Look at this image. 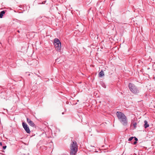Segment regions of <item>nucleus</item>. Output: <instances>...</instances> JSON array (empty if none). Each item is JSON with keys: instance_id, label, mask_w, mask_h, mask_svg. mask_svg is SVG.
Wrapping results in <instances>:
<instances>
[{"instance_id": "f257e3e1", "label": "nucleus", "mask_w": 155, "mask_h": 155, "mask_svg": "<svg viewBox=\"0 0 155 155\" xmlns=\"http://www.w3.org/2000/svg\"><path fill=\"white\" fill-rule=\"evenodd\" d=\"M116 115L120 122L124 126H126L128 124V120L127 117L122 112L117 111Z\"/></svg>"}, {"instance_id": "f03ea898", "label": "nucleus", "mask_w": 155, "mask_h": 155, "mask_svg": "<svg viewBox=\"0 0 155 155\" xmlns=\"http://www.w3.org/2000/svg\"><path fill=\"white\" fill-rule=\"evenodd\" d=\"M71 155H75L78 151V146L76 141H73L71 144L70 147Z\"/></svg>"}, {"instance_id": "7ed1b4c3", "label": "nucleus", "mask_w": 155, "mask_h": 155, "mask_svg": "<svg viewBox=\"0 0 155 155\" xmlns=\"http://www.w3.org/2000/svg\"><path fill=\"white\" fill-rule=\"evenodd\" d=\"M129 87L130 91L134 94L139 93V90L137 89L136 87L134 84L130 83L129 84Z\"/></svg>"}, {"instance_id": "20e7f679", "label": "nucleus", "mask_w": 155, "mask_h": 155, "mask_svg": "<svg viewBox=\"0 0 155 155\" xmlns=\"http://www.w3.org/2000/svg\"><path fill=\"white\" fill-rule=\"evenodd\" d=\"M22 124L23 127L24 128L26 132L28 133L29 134L30 132V131L27 124L24 122H23Z\"/></svg>"}, {"instance_id": "39448f33", "label": "nucleus", "mask_w": 155, "mask_h": 155, "mask_svg": "<svg viewBox=\"0 0 155 155\" xmlns=\"http://www.w3.org/2000/svg\"><path fill=\"white\" fill-rule=\"evenodd\" d=\"M53 44L54 46L58 45H60V44H61V42L57 38H55L54 39Z\"/></svg>"}, {"instance_id": "423d86ee", "label": "nucleus", "mask_w": 155, "mask_h": 155, "mask_svg": "<svg viewBox=\"0 0 155 155\" xmlns=\"http://www.w3.org/2000/svg\"><path fill=\"white\" fill-rule=\"evenodd\" d=\"M27 122L28 124L31 127H33L35 126V124L30 119L28 118H27Z\"/></svg>"}, {"instance_id": "0eeeda50", "label": "nucleus", "mask_w": 155, "mask_h": 155, "mask_svg": "<svg viewBox=\"0 0 155 155\" xmlns=\"http://www.w3.org/2000/svg\"><path fill=\"white\" fill-rule=\"evenodd\" d=\"M56 50L58 52H60L61 50V44L54 46Z\"/></svg>"}, {"instance_id": "6e6552de", "label": "nucleus", "mask_w": 155, "mask_h": 155, "mask_svg": "<svg viewBox=\"0 0 155 155\" xmlns=\"http://www.w3.org/2000/svg\"><path fill=\"white\" fill-rule=\"evenodd\" d=\"M144 126L145 128H146L149 127V125L148 124L147 122V120H144Z\"/></svg>"}, {"instance_id": "1a4fd4ad", "label": "nucleus", "mask_w": 155, "mask_h": 155, "mask_svg": "<svg viewBox=\"0 0 155 155\" xmlns=\"http://www.w3.org/2000/svg\"><path fill=\"white\" fill-rule=\"evenodd\" d=\"M5 13V11L4 10L0 12V18H2L3 16Z\"/></svg>"}, {"instance_id": "9d476101", "label": "nucleus", "mask_w": 155, "mask_h": 155, "mask_svg": "<svg viewBox=\"0 0 155 155\" xmlns=\"http://www.w3.org/2000/svg\"><path fill=\"white\" fill-rule=\"evenodd\" d=\"M99 77H102L104 75V72L103 71L101 70L99 74Z\"/></svg>"}, {"instance_id": "9b49d317", "label": "nucleus", "mask_w": 155, "mask_h": 155, "mask_svg": "<svg viewBox=\"0 0 155 155\" xmlns=\"http://www.w3.org/2000/svg\"><path fill=\"white\" fill-rule=\"evenodd\" d=\"M137 124L136 122L134 121H132L131 125H132L134 126V128H136V127Z\"/></svg>"}, {"instance_id": "f8f14e48", "label": "nucleus", "mask_w": 155, "mask_h": 155, "mask_svg": "<svg viewBox=\"0 0 155 155\" xmlns=\"http://www.w3.org/2000/svg\"><path fill=\"white\" fill-rule=\"evenodd\" d=\"M133 138V137H130L129 138V139H128V141H131Z\"/></svg>"}, {"instance_id": "ddd939ff", "label": "nucleus", "mask_w": 155, "mask_h": 155, "mask_svg": "<svg viewBox=\"0 0 155 155\" xmlns=\"http://www.w3.org/2000/svg\"><path fill=\"white\" fill-rule=\"evenodd\" d=\"M133 138H134L135 140V141H137L138 140V139L136 137H134Z\"/></svg>"}, {"instance_id": "4468645a", "label": "nucleus", "mask_w": 155, "mask_h": 155, "mask_svg": "<svg viewBox=\"0 0 155 155\" xmlns=\"http://www.w3.org/2000/svg\"><path fill=\"white\" fill-rule=\"evenodd\" d=\"M6 146H4L3 147V149H6Z\"/></svg>"}, {"instance_id": "2eb2a0df", "label": "nucleus", "mask_w": 155, "mask_h": 155, "mask_svg": "<svg viewBox=\"0 0 155 155\" xmlns=\"http://www.w3.org/2000/svg\"><path fill=\"white\" fill-rule=\"evenodd\" d=\"M137 143V142L136 141H134V143H133V144H136Z\"/></svg>"}, {"instance_id": "dca6fc26", "label": "nucleus", "mask_w": 155, "mask_h": 155, "mask_svg": "<svg viewBox=\"0 0 155 155\" xmlns=\"http://www.w3.org/2000/svg\"><path fill=\"white\" fill-rule=\"evenodd\" d=\"M103 86V87H105H105H105V85H104Z\"/></svg>"}, {"instance_id": "f3484780", "label": "nucleus", "mask_w": 155, "mask_h": 155, "mask_svg": "<svg viewBox=\"0 0 155 155\" xmlns=\"http://www.w3.org/2000/svg\"><path fill=\"white\" fill-rule=\"evenodd\" d=\"M0 145H2V143H1V142H0Z\"/></svg>"}, {"instance_id": "a211bd4d", "label": "nucleus", "mask_w": 155, "mask_h": 155, "mask_svg": "<svg viewBox=\"0 0 155 155\" xmlns=\"http://www.w3.org/2000/svg\"><path fill=\"white\" fill-rule=\"evenodd\" d=\"M18 33H19L20 32V31L19 30H18Z\"/></svg>"}, {"instance_id": "6ab92c4d", "label": "nucleus", "mask_w": 155, "mask_h": 155, "mask_svg": "<svg viewBox=\"0 0 155 155\" xmlns=\"http://www.w3.org/2000/svg\"><path fill=\"white\" fill-rule=\"evenodd\" d=\"M62 155H67L66 154H63Z\"/></svg>"}, {"instance_id": "aec40b11", "label": "nucleus", "mask_w": 155, "mask_h": 155, "mask_svg": "<svg viewBox=\"0 0 155 155\" xmlns=\"http://www.w3.org/2000/svg\"><path fill=\"white\" fill-rule=\"evenodd\" d=\"M64 114V112H63V113H62V114Z\"/></svg>"}]
</instances>
